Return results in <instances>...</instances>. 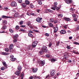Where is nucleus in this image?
<instances>
[{
	"label": "nucleus",
	"mask_w": 79,
	"mask_h": 79,
	"mask_svg": "<svg viewBox=\"0 0 79 79\" xmlns=\"http://www.w3.org/2000/svg\"><path fill=\"white\" fill-rule=\"evenodd\" d=\"M68 62H69V63H71V62H72V61H71V60L68 59Z\"/></svg>",
	"instance_id": "59"
},
{
	"label": "nucleus",
	"mask_w": 79,
	"mask_h": 79,
	"mask_svg": "<svg viewBox=\"0 0 79 79\" xmlns=\"http://www.w3.org/2000/svg\"><path fill=\"white\" fill-rule=\"evenodd\" d=\"M56 61H57V60L54 58L52 59L51 60L52 63H54Z\"/></svg>",
	"instance_id": "22"
},
{
	"label": "nucleus",
	"mask_w": 79,
	"mask_h": 79,
	"mask_svg": "<svg viewBox=\"0 0 79 79\" xmlns=\"http://www.w3.org/2000/svg\"><path fill=\"white\" fill-rule=\"evenodd\" d=\"M2 23L6 24H7V22L5 20H2Z\"/></svg>",
	"instance_id": "31"
},
{
	"label": "nucleus",
	"mask_w": 79,
	"mask_h": 79,
	"mask_svg": "<svg viewBox=\"0 0 79 79\" xmlns=\"http://www.w3.org/2000/svg\"><path fill=\"white\" fill-rule=\"evenodd\" d=\"M60 34H65L66 33V31H65V30H62L60 31Z\"/></svg>",
	"instance_id": "19"
},
{
	"label": "nucleus",
	"mask_w": 79,
	"mask_h": 79,
	"mask_svg": "<svg viewBox=\"0 0 79 79\" xmlns=\"http://www.w3.org/2000/svg\"><path fill=\"white\" fill-rule=\"evenodd\" d=\"M28 35L29 37H31V38L33 39V35L32 34L29 33H28Z\"/></svg>",
	"instance_id": "26"
},
{
	"label": "nucleus",
	"mask_w": 79,
	"mask_h": 79,
	"mask_svg": "<svg viewBox=\"0 0 79 79\" xmlns=\"http://www.w3.org/2000/svg\"><path fill=\"white\" fill-rule=\"evenodd\" d=\"M1 70H2V71H3V70H5V67H1Z\"/></svg>",
	"instance_id": "50"
},
{
	"label": "nucleus",
	"mask_w": 79,
	"mask_h": 79,
	"mask_svg": "<svg viewBox=\"0 0 79 79\" xmlns=\"http://www.w3.org/2000/svg\"><path fill=\"white\" fill-rule=\"evenodd\" d=\"M20 32H23V33L25 32H26V31L24 30V29H23V28H21L20 29V30H19Z\"/></svg>",
	"instance_id": "28"
},
{
	"label": "nucleus",
	"mask_w": 79,
	"mask_h": 79,
	"mask_svg": "<svg viewBox=\"0 0 79 79\" xmlns=\"http://www.w3.org/2000/svg\"><path fill=\"white\" fill-rule=\"evenodd\" d=\"M15 29H16L18 30L19 29V26L17 25L15 27Z\"/></svg>",
	"instance_id": "43"
},
{
	"label": "nucleus",
	"mask_w": 79,
	"mask_h": 79,
	"mask_svg": "<svg viewBox=\"0 0 79 79\" xmlns=\"http://www.w3.org/2000/svg\"><path fill=\"white\" fill-rule=\"evenodd\" d=\"M12 58H10V60L11 61H15V60H16V59H15V58H13V56H12Z\"/></svg>",
	"instance_id": "29"
},
{
	"label": "nucleus",
	"mask_w": 79,
	"mask_h": 79,
	"mask_svg": "<svg viewBox=\"0 0 79 79\" xmlns=\"http://www.w3.org/2000/svg\"><path fill=\"white\" fill-rule=\"evenodd\" d=\"M45 35L46 36H47V37H48V36H49V34H48V33H46L45 34Z\"/></svg>",
	"instance_id": "60"
},
{
	"label": "nucleus",
	"mask_w": 79,
	"mask_h": 79,
	"mask_svg": "<svg viewBox=\"0 0 79 79\" xmlns=\"http://www.w3.org/2000/svg\"><path fill=\"white\" fill-rule=\"evenodd\" d=\"M10 5L12 6H16L17 5V4L15 1H13L12 2H11Z\"/></svg>",
	"instance_id": "7"
},
{
	"label": "nucleus",
	"mask_w": 79,
	"mask_h": 79,
	"mask_svg": "<svg viewBox=\"0 0 79 79\" xmlns=\"http://www.w3.org/2000/svg\"><path fill=\"white\" fill-rule=\"evenodd\" d=\"M54 6H56V5H58V3H57V2H55L54 3Z\"/></svg>",
	"instance_id": "45"
},
{
	"label": "nucleus",
	"mask_w": 79,
	"mask_h": 79,
	"mask_svg": "<svg viewBox=\"0 0 79 79\" xmlns=\"http://www.w3.org/2000/svg\"><path fill=\"white\" fill-rule=\"evenodd\" d=\"M65 3H67V4H70L72 2H73V1L72 0H64Z\"/></svg>",
	"instance_id": "8"
},
{
	"label": "nucleus",
	"mask_w": 79,
	"mask_h": 79,
	"mask_svg": "<svg viewBox=\"0 0 79 79\" xmlns=\"http://www.w3.org/2000/svg\"><path fill=\"white\" fill-rule=\"evenodd\" d=\"M22 69V67L21 65H19L18 67V70L19 71H21Z\"/></svg>",
	"instance_id": "15"
},
{
	"label": "nucleus",
	"mask_w": 79,
	"mask_h": 79,
	"mask_svg": "<svg viewBox=\"0 0 79 79\" xmlns=\"http://www.w3.org/2000/svg\"><path fill=\"white\" fill-rule=\"evenodd\" d=\"M48 25L51 27H52L53 26V24H52V23H48Z\"/></svg>",
	"instance_id": "23"
},
{
	"label": "nucleus",
	"mask_w": 79,
	"mask_h": 79,
	"mask_svg": "<svg viewBox=\"0 0 79 79\" xmlns=\"http://www.w3.org/2000/svg\"><path fill=\"white\" fill-rule=\"evenodd\" d=\"M18 35L17 34H16L14 35V39H16L17 38H18Z\"/></svg>",
	"instance_id": "30"
},
{
	"label": "nucleus",
	"mask_w": 79,
	"mask_h": 79,
	"mask_svg": "<svg viewBox=\"0 0 79 79\" xmlns=\"http://www.w3.org/2000/svg\"><path fill=\"white\" fill-rule=\"evenodd\" d=\"M34 79H40L39 77H35L34 78Z\"/></svg>",
	"instance_id": "64"
},
{
	"label": "nucleus",
	"mask_w": 79,
	"mask_h": 79,
	"mask_svg": "<svg viewBox=\"0 0 79 79\" xmlns=\"http://www.w3.org/2000/svg\"><path fill=\"white\" fill-rule=\"evenodd\" d=\"M30 7L31 8H33L34 7V5H33V4H31L30 5Z\"/></svg>",
	"instance_id": "32"
},
{
	"label": "nucleus",
	"mask_w": 79,
	"mask_h": 79,
	"mask_svg": "<svg viewBox=\"0 0 79 79\" xmlns=\"http://www.w3.org/2000/svg\"><path fill=\"white\" fill-rule=\"evenodd\" d=\"M37 45V41H35L32 42V46L33 48H35Z\"/></svg>",
	"instance_id": "6"
},
{
	"label": "nucleus",
	"mask_w": 79,
	"mask_h": 79,
	"mask_svg": "<svg viewBox=\"0 0 79 79\" xmlns=\"http://www.w3.org/2000/svg\"><path fill=\"white\" fill-rule=\"evenodd\" d=\"M31 15H32V16H36V15L34 14V13H31Z\"/></svg>",
	"instance_id": "44"
},
{
	"label": "nucleus",
	"mask_w": 79,
	"mask_h": 79,
	"mask_svg": "<svg viewBox=\"0 0 79 79\" xmlns=\"http://www.w3.org/2000/svg\"><path fill=\"white\" fill-rule=\"evenodd\" d=\"M7 28V27L5 24H3L2 26V28H1L2 30H5Z\"/></svg>",
	"instance_id": "10"
},
{
	"label": "nucleus",
	"mask_w": 79,
	"mask_h": 79,
	"mask_svg": "<svg viewBox=\"0 0 79 79\" xmlns=\"http://www.w3.org/2000/svg\"><path fill=\"white\" fill-rule=\"evenodd\" d=\"M32 71L33 73H36L37 71V68H33Z\"/></svg>",
	"instance_id": "16"
},
{
	"label": "nucleus",
	"mask_w": 79,
	"mask_h": 79,
	"mask_svg": "<svg viewBox=\"0 0 79 79\" xmlns=\"http://www.w3.org/2000/svg\"><path fill=\"white\" fill-rule=\"evenodd\" d=\"M27 24V26H30V25L31 24V23L30 22H28Z\"/></svg>",
	"instance_id": "57"
},
{
	"label": "nucleus",
	"mask_w": 79,
	"mask_h": 79,
	"mask_svg": "<svg viewBox=\"0 0 79 79\" xmlns=\"http://www.w3.org/2000/svg\"><path fill=\"white\" fill-rule=\"evenodd\" d=\"M55 6H54L53 7L51 8V9H52V10H54L55 11Z\"/></svg>",
	"instance_id": "61"
},
{
	"label": "nucleus",
	"mask_w": 79,
	"mask_h": 79,
	"mask_svg": "<svg viewBox=\"0 0 79 79\" xmlns=\"http://www.w3.org/2000/svg\"><path fill=\"white\" fill-rule=\"evenodd\" d=\"M13 49H10L9 51V52H10V53H13Z\"/></svg>",
	"instance_id": "54"
},
{
	"label": "nucleus",
	"mask_w": 79,
	"mask_h": 79,
	"mask_svg": "<svg viewBox=\"0 0 79 79\" xmlns=\"http://www.w3.org/2000/svg\"><path fill=\"white\" fill-rule=\"evenodd\" d=\"M77 42H74L73 43V44H75V45H77Z\"/></svg>",
	"instance_id": "63"
},
{
	"label": "nucleus",
	"mask_w": 79,
	"mask_h": 79,
	"mask_svg": "<svg viewBox=\"0 0 79 79\" xmlns=\"http://www.w3.org/2000/svg\"><path fill=\"white\" fill-rule=\"evenodd\" d=\"M76 29L77 31H78L79 30V25H78L77 27H76Z\"/></svg>",
	"instance_id": "52"
},
{
	"label": "nucleus",
	"mask_w": 79,
	"mask_h": 79,
	"mask_svg": "<svg viewBox=\"0 0 79 79\" xmlns=\"http://www.w3.org/2000/svg\"><path fill=\"white\" fill-rule=\"evenodd\" d=\"M25 4H26V5H29V4L30 3V2H29V1L27 0H26L25 1Z\"/></svg>",
	"instance_id": "20"
},
{
	"label": "nucleus",
	"mask_w": 79,
	"mask_h": 79,
	"mask_svg": "<svg viewBox=\"0 0 79 79\" xmlns=\"http://www.w3.org/2000/svg\"><path fill=\"white\" fill-rule=\"evenodd\" d=\"M18 1L19 3H22V0H18Z\"/></svg>",
	"instance_id": "53"
},
{
	"label": "nucleus",
	"mask_w": 79,
	"mask_h": 79,
	"mask_svg": "<svg viewBox=\"0 0 79 79\" xmlns=\"http://www.w3.org/2000/svg\"><path fill=\"white\" fill-rule=\"evenodd\" d=\"M77 18H75L74 19V21H75V22H76L77 21Z\"/></svg>",
	"instance_id": "42"
},
{
	"label": "nucleus",
	"mask_w": 79,
	"mask_h": 79,
	"mask_svg": "<svg viewBox=\"0 0 79 79\" xmlns=\"http://www.w3.org/2000/svg\"><path fill=\"white\" fill-rule=\"evenodd\" d=\"M33 31H34L35 32H39V31L37 30H33Z\"/></svg>",
	"instance_id": "58"
},
{
	"label": "nucleus",
	"mask_w": 79,
	"mask_h": 79,
	"mask_svg": "<svg viewBox=\"0 0 79 79\" xmlns=\"http://www.w3.org/2000/svg\"><path fill=\"white\" fill-rule=\"evenodd\" d=\"M2 18L4 19H7V18H10V17L6 16L5 15H2Z\"/></svg>",
	"instance_id": "14"
},
{
	"label": "nucleus",
	"mask_w": 79,
	"mask_h": 79,
	"mask_svg": "<svg viewBox=\"0 0 79 79\" xmlns=\"http://www.w3.org/2000/svg\"><path fill=\"white\" fill-rule=\"evenodd\" d=\"M20 27H26V25H21Z\"/></svg>",
	"instance_id": "62"
},
{
	"label": "nucleus",
	"mask_w": 79,
	"mask_h": 79,
	"mask_svg": "<svg viewBox=\"0 0 79 79\" xmlns=\"http://www.w3.org/2000/svg\"><path fill=\"white\" fill-rule=\"evenodd\" d=\"M21 5L22 6V7H23V8H25L26 7L27 5L25 3H22L21 4Z\"/></svg>",
	"instance_id": "11"
},
{
	"label": "nucleus",
	"mask_w": 79,
	"mask_h": 79,
	"mask_svg": "<svg viewBox=\"0 0 79 79\" xmlns=\"http://www.w3.org/2000/svg\"><path fill=\"white\" fill-rule=\"evenodd\" d=\"M52 43L50 42L48 45V47H52Z\"/></svg>",
	"instance_id": "41"
},
{
	"label": "nucleus",
	"mask_w": 79,
	"mask_h": 79,
	"mask_svg": "<svg viewBox=\"0 0 79 79\" xmlns=\"http://www.w3.org/2000/svg\"><path fill=\"white\" fill-rule=\"evenodd\" d=\"M55 8H56L57 11H58L60 9V8L56 6H55Z\"/></svg>",
	"instance_id": "36"
},
{
	"label": "nucleus",
	"mask_w": 79,
	"mask_h": 79,
	"mask_svg": "<svg viewBox=\"0 0 79 79\" xmlns=\"http://www.w3.org/2000/svg\"><path fill=\"white\" fill-rule=\"evenodd\" d=\"M72 16L73 18H78V15H77V14H73Z\"/></svg>",
	"instance_id": "21"
},
{
	"label": "nucleus",
	"mask_w": 79,
	"mask_h": 79,
	"mask_svg": "<svg viewBox=\"0 0 79 79\" xmlns=\"http://www.w3.org/2000/svg\"><path fill=\"white\" fill-rule=\"evenodd\" d=\"M2 64H3L4 66L5 67V68H6V69L8 68V67L7 66V64H6V62H2Z\"/></svg>",
	"instance_id": "12"
},
{
	"label": "nucleus",
	"mask_w": 79,
	"mask_h": 79,
	"mask_svg": "<svg viewBox=\"0 0 79 79\" xmlns=\"http://www.w3.org/2000/svg\"><path fill=\"white\" fill-rule=\"evenodd\" d=\"M54 23L55 24H56V23H58V20L56 19L55 21L54 20Z\"/></svg>",
	"instance_id": "48"
},
{
	"label": "nucleus",
	"mask_w": 79,
	"mask_h": 79,
	"mask_svg": "<svg viewBox=\"0 0 79 79\" xmlns=\"http://www.w3.org/2000/svg\"><path fill=\"white\" fill-rule=\"evenodd\" d=\"M42 18L38 17L36 19V21L37 23H40L42 22Z\"/></svg>",
	"instance_id": "5"
},
{
	"label": "nucleus",
	"mask_w": 79,
	"mask_h": 79,
	"mask_svg": "<svg viewBox=\"0 0 79 79\" xmlns=\"http://www.w3.org/2000/svg\"><path fill=\"white\" fill-rule=\"evenodd\" d=\"M38 64H39L40 66H42L45 64V61L40 60L38 62Z\"/></svg>",
	"instance_id": "2"
},
{
	"label": "nucleus",
	"mask_w": 79,
	"mask_h": 79,
	"mask_svg": "<svg viewBox=\"0 0 79 79\" xmlns=\"http://www.w3.org/2000/svg\"><path fill=\"white\" fill-rule=\"evenodd\" d=\"M70 10L72 13H74V11H75V9L73 8H70Z\"/></svg>",
	"instance_id": "27"
},
{
	"label": "nucleus",
	"mask_w": 79,
	"mask_h": 79,
	"mask_svg": "<svg viewBox=\"0 0 79 79\" xmlns=\"http://www.w3.org/2000/svg\"><path fill=\"white\" fill-rule=\"evenodd\" d=\"M31 11L30 10H28L27 11V15H28V16H31Z\"/></svg>",
	"instance_id": "25"
},
{
	"label": "nucleus",
	"mask_w": 79,
	"mask_h": 79,
	"mask_svg": "<svg viewBox=\"0 0 79 79\" xmlns=\"http://www.w3.org/2000/svg\"><path fill=\"white\" fill-rule=\"evenodd\" d=\"M43 52L44 51H43L42 50H41L39 52V53L40 55H42Z\"/></svg>",
	"instance_id": "35"
},
{
	"label": "nucleus",
	"mask_w": 79,
	"mask_h": 79,
	"mask_svg": "<svg viewBox=\"0 0 79 79\" xmlns=\"http://www.w3.org/2000/svg\"><path fill=\"white\" fill-rule=\"evenodd\" d=\"M13 44H10L9 46V50H12L13 49Z\"/></svg>",
	"instance_id": "18"
},
{
	"label": "nucleus",
	"mask_w": 79,
	"mask_h": 79,
	"mask_svg": "<svg viewBox=\"0 0 79 79\" xmlns=\"http://www.w3.org/2000/svg\"><path fill=\"white\" fill-rule=\"evenodd\" d=\"M18 13H15L14 14V16L15 17H18Z\"/></svg>",
	"instance_id": "46"
},
{
	"label": "nucleus",
	"mask_w": 79,
	"mask_h": 79,
	"mask_svg": "<svg viewBox=\"0 0 79 79\" xmlns=\"http://www.w3.org/2000/svg\"><path fill=\"white\" fill-rule=\"evenodd\" d=\"M23 23H24V22L23 21H21L19 22L20 25H22V24H23Z\"/></svg>",
	"instance_id": "34"
},
{
	"label": "nucleus",
	"mask_w": 79,
	"mask_h": 79,
	"mask_svg": "<svg viewBox=\"0 0 79 79\" xmlns=\"http://www.w3.org/2000/svg\"><path fill=\"white\" fill-rule=\"evenodd\" d=\"M47 11L49 12H50V13H53V11L50 9H48Z\"/></svg>",
	"instance_id": "38"
},
{
	"label": "nucleus",
	"mask_w": 79,
	"mask_h": 79,
	"mask_svg": "<svg viewBox=\"0 0 79 79\" xmlns=\"http://www.w3.org/2000/svg\"><path fill=\"white\" fill-rule=\"evenodd\" d=\"M5 51L7 52H8V51H9V49L7 48H5Z\"/></svg>",
	"instance_id": "49"
},
{
	"label": "nucleus",
	"mask_w": 79,
	"mask_h": 79,
	"mask_svg": "<svg viewBox=\"0 0 79 79\" xmlns=\"http://www.w3.org/2000/svg\"><path fill=\"white\" fill-rule=\"evenodd\" d=\"M15 74L18 76H19L20 77H21V75L23 74L24 75V74L23 73V72H22V73H21V71H19L18 70L15 73Z\"/></svg>",
	"instance_id": "1"
},
{
	"label": "nucleus",
	"mask_w": 79,
	"mask_h": 79,
	"mask_svg": "<svg viewBox=\"0 0 79 79\" xmlns=\"http://www.w3.org/2000/svg\"><path fill=\"white\" fill-rule=\"evenodd\" d=\"M63 20L64 21H71V19H69V18H67L66 17H65L63 19Z\"/></svg>",
	"instance_id": "9"
},
{
	"label": "nucleus",
	"mask_w": 79,
	"mask_h": 79,
	"mask_svg": "<svg viewBox=\"0 0 79 79\" xmlns=\"http://www.w3.org/2000/svg\"><path fill=\"white\" fill-rule=\"evenodd\" d=\"M67 48V49H69V50L71 49V47H70V46H69L68 45L67 47H66Z\"/></svg>",
	"instance_id": "47"
},
{
	"label": "nucleus",
	"mask_w": 79,
	"mask_h": 79,
	"mask_svg": "<svg viewBox=\"0 0 79 79\" xmlns=\"http://www.w3.org/2000/svg\"><path fill=\"white\" fill-rule=\"evenodd\" d=\"M38 2L39 5H42V1H38Z\"/></svg>",
	"instance_id": "33"
},
{
	"label": "nucleus",
	"mask_w": 79,
	"mask_h": 79,
	"mask_svg": "<svg viewBox=\"0 0 79 79\" xmlns=\"http://www.w3.org/2000/svg\"><path fill=\"white\" fill-rule=\"evenodd\" d=\"M49 21L51 23H53L54 22V19L53 18H50L49 19Z\"/></svg>",
	"instance_id": "24"
},
{
	"label": "nucleus",
	"mask_w": 79,
	"mask_h": 79,
	"mask_svg": "<svg viewBox=\"0 0 79 79\" xmlns=\"http://www.w3.org/2000/svg\"><path fill=\"white\" fill-rule=\"evenodd\" d=\"M55 74V70L52 69L50 70V74L52 76H54Z\"/></svg>",
	"instance_id": "4"
},
{
	"label": "nucleus",
	"mask_w": 79,
	"mask_h": 79,
	"mask_svg": "<svg viewBox=\"0 0 79 79\" xmlns=\"http://www.w3.org/2000/svg\"><path fill=\"white\" fill-rule=\"evenodd\" d=\"M13 42H14V43H15L17 42V39H16V38H15V39L13 40Z\"/></svg>",
	"instance_id": "40"
},
{
	"label": "nucleus",
	"mask_w": 79,
	"mask_h": 79,
	"mask_svg": "<svg viewBox=\"0 0 79 79\" xmlns=\"http://www.w3.org/2000/svg\"><path fill=\"white\" fill-rule=\"evenodd\" d=\"M2 55H8L10 54L9 53L7 52H2Z\"/></svg>",
	"instance_id": "17"
},
{
	"label": "nucleus",
	"mask_w": 79,
	"mask_h": 79,
	"mask_svg": "<svg viewBox=\"0 0 79 79\" xmlns=\"http://www.w3.org/2000/svg\"><path fill=\"white\" fill-rule=\"evenodd\" d=\"M54 30V33H56V32H57V31H58V27H53Z\"/></svg>",
	"instance_id": "13"
},
{
	"label": "nucleus",
	"mask_w": 79,
	"mask_h": 79,
	"mask_svg": "<svg viewBox=\"0 0 79 79\" xmlns=\"http://www.w3.org/2000/svg\"><path fill=\"white\" fill-rule=\"evenodd\" d=\"M60 44V42L58 41L56 42V45L57 46L59 45V44Z\"/></svg>",
	"instance_id": "56"
},
{
	"label": "nucleus",
	"mask_w": 79,
	"mask_h": 79,
	"mask_svg": "<svg viewBox=\"0 0 79 79\" xmlns=\"http://www.w3.org/2000/svg\"><path fill=\"white\" fill-rule=\"evenodd\" d=\"M9 31L11 33H14V31L12 30V29H9Z\"/></svg>",
	"instance_id": "37"
},
{
	"label": "nucleus",
	"mask_w": 79,
	"mask_h": 79,
	"mask_svg": "<svg viewBox=\"0 0 79 79\" xmlns=\"http://www.w3.org/2000/svg\"><path fill=\"white\" fill-rule=\"evenodd\" d=\"M46 56L47 57V58H50V56L48 55H46Z\"/></svg>",
	"instance_id": "55"
},
{
	"label": "nucleus",
	"mask_w": 79,
	"mask_h": 79,
	"mask_svg": "<svg viewBox=\"0 0 79 79\" xmlns=\"http://www.w3.org/2000/svg\"><path fill=\"white\" fill-rule=\"evenodd\" d=\"M42 50L43 51L44 53H46L48 51V49L46 46H44L42 47Z\"/></svg>",
	"instance_id": "3"
},
{
	"label": "nucleus",
	"mask_w": 79,
	"mask_h": 79,
	"mask_svg": "<svg viewBox=\"0 0 79 79\" xmlns=\"http://www.w3.org/2000/svg\"><path fill=\"white\" fill-rule=\"evenodd\" d=\"M58 17H60V16L61 17H63V15L61 14H58Z\"/></svg>",
	"instance_id": "39"
},
{
	"label": "nucleus",
	"mask_w": 79,
	"mask_h": 79,
	"mask_svg": "<svg viewBox=\"0 0 79 79\" xmlns=\"http://www.w3.org/2000/svg\"><path fill=\"white\" fill-rule=\"evenodd\" d=\"M50 76V74H48V75L46 77V78H47V79H49V78L50 77H49Z\"/></svg>",
	"instance_id": "51"
}]
</instances>
